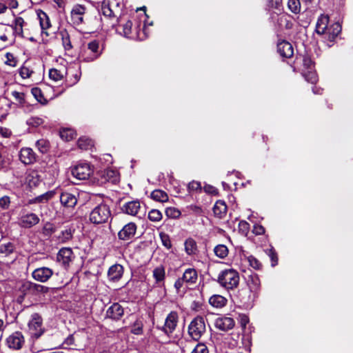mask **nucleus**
I'll list each match as a JSON object with an SVG mask.
<instances>
[{
  "label": "nucleus",
  "instance_id": "nucleus-32",
  "mask_svg": "<svg viewBox=\"0 0 353 353\" xmlns=\"http://www.w3.org/2000/svg\"><path fill=\"white\" fill-rule=\"evenodd\" d=\"M66 74V72L63 70H58L56 68H52L49 70V77L51 80L58 82L63 79Z\"/></svg>",
  "mask_w": 353,
  "mask_h": 353
},
{
  "label": "nucleus",
  "instance_id": "nucleus-48",
  "mask_svg": "<svg viewBox=\"0 0 353 353\" xmlns=\"http://www.w3.org/2000/svg\"><path fill=\"white\" fill-rule=\"evenodd\" d=\"M305 80L312 83L314 84L318 81V77L315 72L308 71L303 74Z\"/></svg>",
  "mask_w": 353,
  "mask_h": 353
},
{
  "label": "nucleus",
  "instance_id": "nucleus-63",
  "mask_svg": "<svg viewBox=\"0 0 353 353\" xmlns=\"http://www.w3.org/2000/svg\"><path fill=\"white\" fill-rule=\"evenodd\" d=\"M269 252H270L269 256H270L271 260L272 261V265L273 266H274L277 263V260H278L276 254L272 250H270Z\"/></svg>",
  "mask_w": 353,
  "mask_h": 353
},
{
  "label": "nucleus",
  "instance_id": "nucleus-10",
  "mask_svg": "<svg viewBox=\"0 0 353 353\" xmlns=\"http://www.w3.org/2000/svg\"><path fill=\"white\" fill-rule=\"evenodd\" d=\"M25 339L21 332H13L6 339V344L10 349L18 350L22 348Z\"/></svg>",
  "mask_w": 353,
  "mask_h": 353
},
{
  "label": "nucleus",
  "instance_id": "nucleus-9",
  "mask_svg": "<svg viewBox=\"0 0 353 353\" xmlns=\"http://www.w3.org/2000/svg\"><path fill=\"white\" fill-rule=\"evenodd\" d=\"M92 172L90 165L86 163H79L71 170L72 175L79 181L88 179Z\"/></svg>",
  "mask_w": 353,
  "mask_h": 353
},
{
  "label": "nucleus",
  "instance_id": "nucleus-41",
  "mask_svg": "<svg viewBox=\"0 0 353 353\" xmlns=\"http://www.w3.org/2000/svg\"><path fill=\"white\" fill-rule=\"evenodd\" d=\"M288 7L292 12L294 14L299 13L301 10V3L299 0H288Z\"/></svg>",
  "mask_w": 353,
  "mask_h": 353
},
{
  "label": "nucleus",
  "instance_id": "nucleus-38",
  "mask_svg": "<svg viewBox=\"0 0 353 353\" xmlns=\"http://www.w3.org/2000/svg\"><path fill=\"white\" fill-rule=\"evenodd\" d=\"M214 252L216 256L220 259H225L228 256L229 250L226 245L219 244L214 248Z\"/></svg>",
  "mask_w": 353,
  "mask_h": 353
},
{
  "label": "nucleus",
  "instance_id": "nucleus-37",
  "mask_svg": "<svg viewBox=\"0 0 353 353\" xmlns=\"http://www.w3.org/2000/svg\"><path fill=\"white\" fill-rule=\"evenodd\" d=\"M54 191L47 192L40 196L35 197L33 199L29 201V203H41L43 201H48L51 199L54 195Z\"/></svg>",
  "mask_w": 353,
  "mask_h": 353
},
{
  "label": "nucleus",
  "instance_id": "nucleus-6",
  "mask_svg": "<svg viewBox=\"0 0 353 353\" xmlns=\"http://www.w3.org/2000/svg\"><path fill=\"white\" fill-rule=\"evenodd\" d=\"M123 34L132 39L143 40L148 37V33L146 32L145 26H143L142 31L137 30V29L132 30V22L130 20H128L121 25Z\"/></svg>",
  "mask_w": 353,
  "mask_h": 353
},
{
  "label": "nucleus",
  "instance_id": "nucleus-15",
  "mask_svg": "<svg viewBox=\"0 0 353 353\" xmlns=\"http://www.w3.org/2000/svg\"><path fill=\"white\" fill-rule=\"evenodd\" d=\"M179 316L176 312H171L166 317L163 331L169 335L175 330L178 323Z\"/></svg>",
  "mask_w": 353,
  "mask_h": 353
},
{
  "label": "nucleus",
  "instance_id": "nucleus-5",
  "mask_svg": "<svg viewBox=\"0 0 353 353\" xmlns=\"http://www.w3.org/2000/svg\"><path fill=\"white\" fill-rule=\"evenodd\" d=\"M102 53L99 41L92 40L87 45V48L82 52V57L86 62H91L98 59Z\"/></svg>",
  "mask_w": 353,
  "mask_h": 353
},
{
  "label": "nucleus",
  "instance_id": "nucleus-40",
  "mask_svg": "<svg viewBox=\"0 0 353 353\" xmlns=\"http://www.w3.org/2000/svg\"><path fill=\"white\" fill-rule=\"evenodd\" d=\"M36 147L39 152H41L42 154H45L47 153L50 150V145L48 140L45 139H41L36 142Z\"/></svg>",
  "mask_w": 353,
  "mask_h": 353
},
{
  "label": "nucleus",
  "instance_id": "nucleus-19",
  "mask_svg": "<svg viewBox=\"0 0 353 353\" xmlns=\"http://www.w3.org/2000/svg\"><path fill=\"white\" fill-rule=\"evenodd\" d=\"M215 327L222 331H228L234 326V321L232 318L223 316L217 318L214 323Z\"/></svg>",
  "mask_w": 353,
  "mask_h": 353
},
{
  "label": "nucleus",
  "instance_id": "nucleus-36",
  "mask_svg": "<svg viewBox=\"0 0 353 353\" xmlns=\"http://www.w3.org/2000/svg\"><path fill=\"white\" fill-rule=\"evenodd\" d=\"M102 14L105 17H116L115 12L112 10L109 0H104L101 5V8Z\"/></svg>",
  "mask_w": 353,
  "mask_h": 353
},
{
  "label": "nucleus",
  "instance_id": "nucleus-53",
  "mask_svg": "<svg viewBox=\"0 0 353 353\" xmlns=\"http://www.w3.org/2000/svg\"><path fill=\"white\" fill-rule=\"evenodd\" d=\"M248 261L250 265L256 270H260L262 267L261 263L253 256H248Z\"/></svg>",
  "mask_w": 353,
  "mask_h": 353
},
{
  "label": "nucleus",
  "instance_id": "nucleus-50",
  "mask_svg": "<svg viewBox=\"0 0 353 353\" xmlns=\"http://www.w3.org/2000/svg\"><path fill=\"white\" fill-rule=\"evenodd\" d=\"M143 323L141 321L137 320L133 324L131 332L134 334H141L143 332Z\"/></svg>",
  "mask_w": 353,
  "mask_h": 353
},
{
  "label": "nucleus",
  "instance_id": "nucleus-11",
  "mask_svg": "<svg viewBox=\"0 0 353 353\" xmlns=\"http://www.w3.org/2000/svg\"><path fill=\"white\" fill-rule=\"evenodd\" d=\"M40 219L37 214L29 212L22 214L19 219V225L23 228H31L39 223Z\"/></svg>",
  "mask_w": 353,
  "mask_h": 353
},
{
  "label": "nucleus",
  "instance_id": "nucleus-47",
  "mask_svg": "<svg viewBox=\"0 0 353 353\" xmlns=\"http://www.w3.org/2000/svg\"><path fill=\"white\" fill-rule=\"evenodd\" d=\"M78 145L82 150H88L92 145V142L88 138H79L78 140Z\"/></svg>",
  "mask_w": 353,
  "mask_h": 353
},
{
  "label": "nucleus",
  "instance_id": "nucleus-34",
  "mask_svg": "<svg viewBox=\"0 0 353 353\" xmlns=\"http://www.w3.org/2000/svg\"><path fill=\"white\" fill-rule=\"evenodd\" d=\"M151 198L159 202H166L168 201V195L161 190H154L151 192Z\"/></svg>",
  "mask_w": 353,
  "mask_h": 353
},
{
  "label": "nucleus",
  "instance_id": "nucleus-8",
  "mask_svg": "<svg viewBox=\"0 0 353 353\" xmlns=\"http://www.w3.org/2000/svg\"><path fill=\"white\" fill-rule=\"evenodd\" d=\"M87 16L88 8L81 4L74 5L70 12L71 21L76 26L84 23Z\"/></svg>",
  "mask_w": 353,
  "mask_h": 353
},
{
  "label": "nucleus",
  "instance_id": "nucleus-60",
  "mask_svg": "<svg viewBox=\"0 0 353 353\" xmlns=\"http://www.w3.org/2000/svg\"><path fill=\"white\" fill-rule=\"evenodd\" d=\"M48 292V288L39 284H34V287L33 288L32 294L35 292H42L45 293Z\"/></svg>",
  "mask_w": 353,
  "mask_h": 353
},
{
  "label": "nucleus",
  "instance_id": "nucleus-25",
  "mask_svg": "<svg viewBox=\"0 0 353 353\" xmlns=\"http://www.w3.org/2000/svg\"><path fill=\"white\" fill-rule=\"evenodd\" d=\"M185 280L186 285H194L198 279L197 272L194 268H188L185 270L181 276Z\"/></svg>",
  "mask_w": 353,
  "mask_h": 353
},
{
  "label": "nucleus",
  "instance_id": "nucleus-54",
  "mask_svg": "<svg viewBox=\"0 0 353 353\" xmlns=\"http://www.w3.org/2000/svg\"><path fill=\"white\" fill-rule=\"evenodd\" d=\"M32 94L34 95L39 102L42 104H46L47 101L43 98L41 90L39 88H33L32 90Z\"/></svg>",
  "mask_w": 353,
  "mask_h": 353
},
{
  "label": "nucleus",
  "instance_id": "nucleus-26",
  "mask_svg": "<svg viewBox=\"0 0 353 353\" xmlns=\"http://www.w3.org/2000/svg\"><path fill=\"white\" fill-rule=\"evenodd\" d=\"M329 23V17L327 15H321L318 19L316 26V32L319 34H325L328 28Z\"/></svg>",
  "mask_w": 353,
  "mask_h": 353
},
{
  "label": "nucleus",
  "instance_id": "nucleus-3",
  "mask_svg": "<svg viewBox=\"0 0 353 353\" xmlns=\"http://www.w3.org/2000/svg\"><path fill=\"white\" fill-rule=\"evenodd\" d=\"M205 323L203 317L196 316L188 326V334L195 341H198L205 332Z\"/></svg>",
  "mask_w": 353,
  "mask_h": 353
},
{
  "label": "nucleus",
  "instance_id": "nucleus-4",
  "mask_svg": "<svg viewBox=\"0 0 353 353\" xmlns=\"http://www.w3.org/2000/svg\"><path fill=\"white\" fill-rule=\"evenodd\" d=\"M246 283L252 296L249 295L248 297H241V302L245 303L253 300L261 290V281L259 275L256 273L252 272L248 275Z\"/></svg>",
  "mask_w": 353,
  "mask_h": 353
},
{
  "label": "nucleus",
  "instance_id": "nucleus-17",
  "mask_svg": "<svg viewBox=\"0 0 353 353\" xmlns=\"http://www.w3.org/2000/svg\"><path fill=\"white\" fill-rule=\"evenodd\" d=\"M74 258V254L71 248H61L57 254V261L64 266L69 265Z\"/></svg>",
  "mask_w": 353,
  "mask_h": 353
},
{
  "label": "nucleus",
  "instance_id": "nucleus-12",
  "mask_svg": "<svg viewBox=\"0 0 353 353\" xmlns=\"http://www.w3.org/2000/svg\"><path fill=\"white\" fill-rule=\"evenodd\" d=\"M137 226L133 222L125 224L119 232L118 237L120 240L127 241L131 240L135 235Z\"/></svg>",
  "mask_w": 353,
  "mask_h": 353
},
{
  "label": "nucleus",
  "instance_id": "nucleus-46",
  "mask_svg": "<svg viewBox=\"0 0 353 353\" xmlns=\"http://www.w3.org/2000/svg\"><path fill=\"white\" fill-rule=\"evenodd\" d=\"M11 95L14 98L18 104L23 105L26 103L25 94L23 92L14 90L11 92Z\"/></svg>",
  "mask_w": 353,
  "mask_h": 353
},
{
  "label": "nucleus",
  "instance_id": "nucleus-28",
  "mask_svg": "<svg viewBox=\"0 0 353 353\" xmlns=\"http://www.w3.org/2000/svg\"><path fill=\"white\" fill-rule=\"evenodd\" d=\"M41 183V179L35 171H31L27 174L26 176V183L30 188H34L39 185Z\"/></svg>",
  "mask_w": 353,
  "mask_h": 353
},
{
  "label": "nucleus",
  "instance_id": "nucleus-45",
  "mask_svg": "<svg viewBox=\"0 0 353 353\" xmlns=\"http://www.w3.org/2000/svg\"><path fill=\"white\" fill-rule=\"evenodd\" d=\"M185 280L182 279V277L179 278L174 283V288L177 293L184 292L186 290L187 286Z\"/></svg>",
  "mask_w": 353,
  "mask_h": 353
},
{
  "label": "nucleus",
  "instance_id": "nucleus-23",
  "mask_svg": "<svg viewBox=\"0 0 353 353\" xmlns=\"http://www.w3.org/2000/svg\"><path fill=\"white\" fill-rule=\"evenodd\" d=\"M60 201L64 207L73 208L77 203V199L72 193L63 192L60 195Z\"/></svg>",
  "mask_w": 353,
  "mask_h": 353
},
{
  "label": "nucleus",
  "instance_id": "nucleus-16",
  "mask_svg": "<svg viewBox=\"0 0 353 353\" xmlns=\"http://www.w3.org/2000/svg\"><path fill=\"white\" fill-rule=\"evenodd\" d=\"M123 307L118 303H115L108 308L105 316L112 320L118 321L123 316Z\"/></svg>",
  "mask_w": 353,
  "mask_h": 353
},
{
  "label": "nucleus",
  "instance_id": "nucleus-49",
  "mask_svg": "<svg viewBox=\"0 0 353 353\" xmlns=\"http://www.w3.org/2000/svg\"><path fill=\"white\" fill-rule=\"evenodd\" d=\"M14 246L11 243L0 245V253L7 256L13 252Z\"/></svg>",
  "mask_w": 353,
  "mask_h": 353
},
{
  "label": "nucleus",
  "instance_id": "nucleus-30",
  "mask_svg": "<svg viewBox=\"0 0 353 353\" xmlns=\"http://www.w3.org/2000/svg\"><path fill=\"white\" fill-rule=\"evenodd\" d=\"M209 303L214 307L221 308L226 305L227 299L223 296L214 294L210 298Z\"/></svg>",
  "mask_w": 353,
  "mask_h": 353
},
{
  "label": "nucleus",
  "instance_id": "nucleus-51",
  "mask_svg": "<svg viewBox=\"0 0 353 353\" xmlns=\"http://www.w3.org/2000/svg\"><path fill=\"white\" fill-rule=\"evenodd\" d=\"M159 235L163 245L167 249H170L172 248V243L169 235L163 232H161Z\"/></svg>",
  "mask_w": 353,
  "mask_h": 353
},
{
  "label": "nucleus",
  "instance_id": "nucleus-13",
  "mask_svg": "<svg viewBox=\"0 0 353 353\" xmlns=\"http://www.w3.org/2000/svg\"><path fill=\"white\" fill-rule=\"evenodd\" d=\"M121 210L124 214L138 216L141 210V205L139 200L137 199L125 203Z\"/></svg>",
  "mask_w": 353,
  "mask_h": 353
},
{
  "label": "nucleus",
  "instance_id": "nucleus-31",
  "mask_svg": "<svg viewBox=\"0 0 353 353\" xmlns=\"http://www.w3.org/2000/svg\"><path fill=\"white\" fill-rule=\"evenodd\" d=\"M185 251L188 255L195 254L197 252L196 242L192 238H188L185 240Z\"/></svg>",
  "mask_w": 353,
  "mask_h": 353
},
{
  "label": "nucleus",
  "instance_id": "nucleus-22",
  "mask_svg": "<svg viewBox=\"0 0 353 353\" xmlns=\"http://www.w3.org/2000/svg\"><path fill=\"white\" fill-rule=\"evenodd\" d=\"M152 276L155 280V283L158 287L164 285L165 279V268L163 265L156 267L152 271Z\"/></svg>",
  "mask_w": 353,
  "mask_h": 353
},
{
  "label": "nucleus",
  "instance_id": "nucleus-24",
  "mask_svg": "<svg viewBox=\"0 0 353 353\" xmlns=\"http://www.w3.org/2000/svg\"><path fill=\"white\" fill-rule=\"evenodd\" d=\"M123 274V268L120 264H114L112 265L108 272V276L111 281L119 280Z\"/></svg>",
  "mask_w": 353,
  "mask_h": 353
},
{
  "label": "nucleus",
  "instance_id": "nucleus-21",
  "mask_svg": "<svg viewBox=\"0 0 353 353\" xmlns=\"http://www.w3.org/2000/svg\"><path fill=\"white\" fill-rule=\"evenodd\" d=\"M12 30L11 26L0 23V41L3 43L12 42L14 40Z\"/></svg>",
  "mask_w": 353,
  "mask_h": 353
},
{
  "label": "nucleus",
  "instance_id": "nucleus-27",
  "mask_svg": "<svg viewBox=\"0 0 353 353\" xmlns=\"http://www.w3.org/2000/svg\"><path fill=\"white\" fill-rule=\"evenodd\" d=\"M213 212L214 215L219 218H223L227 212V205L223 201H217L213 208Z\"/></svg>",
  "mask_w": 353,
  "mask_h": 353
},
{
  "label": "nucleus",
  "instance_id": "nucleus-2",
  "mask_svg": "<svg viewBox=\"0 0 353 353\" xmlns=\"http://www.w3.org/2000/svg\"><path fill=\"white\" fill-rule=\"evenodd\" d=\"M110 214L111 212L108 205L101 203L91 211L90 221L94 224H101L108 221Z\"/></svg>",
  "mask_w": 353,
  "mask_h": 353
},
{
  "label": "nucleus",
  "instance_id": "nucleus-55",
  "mask_svg": "<svg viewBox=\"0 0 353 353\" xmlns=\"http://www.w3.org/2000/svg\"><path fill=\"white\" fill-rule=\"evenodd\" d=\"M191 353H209L207 346L204 343H199Z\"/></svg>",
  "mask_w": 353,
  "mask_h": 353
},
{
  "label": "nucleus",
  "instance_id": "nucleus-57",
  "mask_svg": "<svg viewBox=\"0 0 353 353\" xmlns=\"http://www.w3.org/2000/svg\"><path fill=\"white\" fill-rule=\"evenodd\" d=\"M54 232V228L50 223H46L43 228V233L45 235H50Z\"/></svg>",
  "mask_w": 353,
  "mask_h": 353
},
{
  "label": "nucleus",
  "instance_id": "nucleus-42",
  "mask_svg": "<svg viewBox=\"0 0 353 353\" xmlns=\"http://www.w3.org/2000/svg\"><path fill=\"white\" fill-rule=\"evenodd\" d=\"M162 213L157 209H152L148 213L149 220L153 222L160 221L162 219Z\"/></svg>",
  "mask_w": 353,
  "mask_h": 353
},
{
  "label": "nucleus",
  "instance_id": "nucleus-43",
  "mask_svg": "<svg viewBox=\"0 0 353 353\" xmlns=\"http://www.w3.org/2000/svg\"><path fill=\"white\" fill-rule=\"evenodd\" d=\"M60 137L65 141H70L76 137L75 132L71 129H65L60 132Z\"/></svg>",
  "mask_w": 353,
  "mask_h": 353
},
{
  "label": "nucleus",
  "instance_id": "nucleus-20",
  "mask_svg": "<svg viewBox=\"0 0 353 353\" xmlns=\"http://www.w3.org/2000/svg\"><path fill=\"white\" fill-rule=\"evenodd\" d=\"M277 51L280 55L285 58H290L294 54V49L290 43L283 41L277 44Z\"/></svg>",
  "mask_w": 353,
  "mask_h": 353
},
{
  "label": "nucleus",
  "instance_id": "nucleus-39",
  "mask_svg": "<svg viewBox=\"0 0 353 353\" xmlns=\"http://www.w3.org/2000/svg\"><path fill=\"white\" fill-rule=\"evenodd\" d=\"M39 17L41 28L42 29V33H45L48 36V34L46 32H45L44 30L48 29L51 26L49 17L47 16V14L45 12H42L41 14H39Z\"/></svg>",
  "mask_w": 353,
  "mask_h": 353
},
{
  "label": "nucleus",
  "instance_id": "nucleus-1",
  "mask_svg": "<svg viewBox=\"0 0 353 353\" xmlns=\"http://www.w3.org/2000/svg\"><path fill=\"white\" fill-rule=\"evenodd\" d=\"M240 281L238 272L234 269H227L221 271L218 277L217 282L225 289L234 290L239 285Z\"/></svg>",
  "mask_w": 353,
  "mask_h": 353
},
{
  "label": "nucleus",
  "instance_id": "nucleus-7",
  "mask_svg": "<svg viewBox=\"0 0 353 353\" xmlns=\"http://www.w3.org/2000/svg\"><path fill=\"white\" fill-rule=\"evenodd\" d=\"M28 330L32 337L38 339L44 332L43 319L38 313H34L28 323Z\"/></svg>",
  "mask_w": 353,
  "mask_h": 353
},
{
  "label": "nucleus",
  "instance_id": "nucleus-14",
  "mask_svg": "<svg viewBox=\"0 0 353 353\" xmlns=\"http://www.w3.org/2000/svg\"><path fill=\"white\" fill-rule=\"evenodd\" d=\"M52 270L46 267L38 268L35 269L32 273L33 279L41 283H45L48 281L52 276Z\"/></svg>",
  "mask_w": 353,
  "mask_h": 353
},
{
  "label": "nucleus",
  "instance_id": "nucleus-59",
  "mask_svg": "<svg viewBox=\"0 0 353 353\" xmlns=\"http://www.w3.org/2000/svg\"><path fill=\"white\" fill-rule=\"evenodd\" d=\"M10 198L7 196H3L0 199V208L7 209L10 205Z\"/></svg>",
  "mask_w": 353,
  "mask_h": 353
},
{
  "label": "nucleus",
  "instance_id": "nucleus-52",
  "mask_svg": "<svg viewBox=\"0 0 353 353\" xmlns=\"http://www.w3.org/2000/svg\"><path fill=\"white\" fill-rule=\"evenodd\" d=\"M34 284H35L34 283H32L31 281H24L21 285V290L24 293H27V292L32 293L33 288L34 287Z\"/></svg>",
  "mask_w": 353,
  "mask_h": 353
},
{
  "label": "nucleus",
  "instance_id": "nucleus-64",
  "mask_svg": "<svg viewBox=\"0 0 353 353\" xmlns=\"http://www.w3.org/2000/svg\"><path fill=\"white\" fill-rule=\"evenodd\" d=\"M20 75L24 79L29 77L30 74L29 72L28 68L25 67L21 68L20 70Z\"/></svg>",
  "mask_w": 353,
  "mask_h": 353
},
{
  "label": "nucleus",
  "instance_id": "nucleus-29",
  "mask_svg": "<svg viewBox=\"0 0 353 353\" xmlns=\"http://www.w3.org/2000/svg\"><path fill=\"white\" fill-rule=\"evenodd\" d=\"M341 32V25L339 22L333 23L328 27L325 34H328V39L333 41Z\"/></svg>",
  "mask_w": 353,
  "mask_h": 353
},
{
  "label": "nucleus",
  "instance_id": "nucleus-44",
  "mask_svg": "<svg viewBox=\"0 0 353 353\" xmlns=\"http://www.w3.org/2000/svg\"><path fill=\"white\" fill-rule=\"evenodd\" d=\"M165 213L168 218L171 219H176L181 216L180 210L174 207L167 208L165 210Z\"/></svg>",
  "mask_w": 353,
  "mask_h": 353
},
{
  "label": "nucleus",
  "instance_id": "nucleus-62",
  "mask_svg": "<svg viewBox=\"0 0 353 353\" xmlns=\"http://www.w3.org/2000/svg\"><path fill=\"white\" fill-rule=\"evenodd\" d=\"M59 238L61 239L63 242L66 241L72 238V233L70 230H66L62 232V237L60 236Z\"/></svg>",
  "mask_w": 353,
  "mask_h": 353
},
{
  "label": "nucleus",
  "instance_id": "nucleus-58",
  "mask_svg": "<svg viewBox=\"0 0 353 353\" xmlns=\"http://www.w3.org/2000/svg\"><path fill=\"white\" fill-rule=\"evenodd\" d=\"M188 188L190 192L201 190V183L198 181H192L188 183Z\"/></svg>",
  "mask_w": 353,
  "mask_h": 353
},
{
  "label": "nucleus",
  "instance_id": "nucleus-61",
  "mask_svg": "<svg viewBox=\"0 0 353 353\" xmlns=\"http://www.w3.org/2000/svg\"><path fill=\"white\" fill-rule=\"evenodd\" d=\"M253 232L256 235H261L265 233V228L261 225H255L253 228Z\"/></svg>",
  "mask_w": 353,
  "mask_h": 353
},
{
  "label": "nucleus",
  "instance_id": "nucleus-56",
  "mask_svg": "<svg viewBox=\"0 0 353 353\" xmlns=\"http://www.w3.org/2000/svg\"><path fill=\"white\" fill-rule=\"evenodd\" d=\"M6 61L5 62L6 64H7L10 66H12V67H14L17 65V61L15 59V58L14 57L12 54L8 52L6 54Z\"/></svg>",
  "mask_w": 353,
  "mask_h": 353
},
{
  "label": "nucleus",
  "instance_id": "nucleus-18",
  "mask_svg": "<svg viewBox=\"0 0 353 353\" xmlns=\"http://www.w3.org/2000/svg\"><path fill=\"white\" fill-rule=\"evenodd\" d=\"M19 159L23 163L29 165L36 161L37 155L32 148H23L21 149Z\"/></svg>",
  "mask_w": 353,
  "mask_h": 353
},
{
  "label": "nucleus",
  "instance_id": "nucleus-35",
  "mask_svg": "<svg viewBox=\"0 0 353 353\" xmlns=\"http://www.w3.org/2000/svg\"><path fill=\"white\" fill-rule=\"evenodd\" d=\"M61 37L62 44L65 50H70L72 48L70 35L66 30H61L59 32Z\"/></svg>",
  "mask_w": 353,
  "mask_h": 353
},
{
  "label": "nucleus",
  "instance_id": "nucleus-33",
  "mask_svg": "<svg viewBox=\"0 0 353 353\" xmlns=\"http://www.w3.org/2000/svg\"><path fill=\"white\" fill-rule=\"evenodd\" d=\"M25 23V21L21 17H16L14 21V25L10 26L13 30H12V36L14 33L22 36L23 34V27Z\"/></svg>",
  "mask_w": 353,
  "mask_h": 353
}]
</instances>
